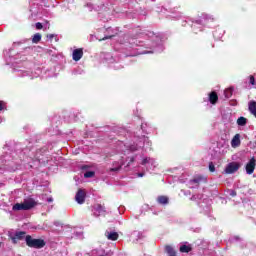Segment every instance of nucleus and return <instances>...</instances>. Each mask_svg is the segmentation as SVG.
Listing matches in <instances>:
<instances>
[{
  "label": "nucleus",
  "instance_id": "6ab92c4d",
  "mask_svg": "<svg viewBox=\"0 0 256 256\" xmlns=\"http://www.w3.org/2000/svg\"><path fill=\"white\" fill-rule=\"evenodd\" d=\"M95 210L98 211V213H105V206L101 205V204H96L95 206Z\"/></svg>",
  "mask_w": 256,
  "mask_h": 256
},
{
  "label": "nucleus",
  "instance_id": "aec40b11",
  "mask_svg": "<svg viewBox=\"0 0 256 256\" xmlns=\"http://www.w3.org/2000/svg\"><path fill=\"white\" fill-rule=\"evenodd\" d=\"M84 177H85V179H91V177H95V172H93V171H87V172L84 174Z\"/></svg>",
  "mask_w": 256,
  "mask_h": 256
},
{
  "label": "nucleus",
  "instance_id": "7ed1b4c3",
  "mask_svg": "<svg viewBox=\"0 0 256 256\" xmlns=\"http://www.w3.org/2000/svg\"><path fill=\"white\" fill-rule=\"evenodd\" d=\"M239 167L240 165L237 162L229 163L225 168V173L227 175H233V173H237V171H239Z\"/></svg>",
  "mask_w": 256,
  "mask_h": 256
},
{
  "label": "nucleus",
  "instance_id": "0eeeda50",
  "mask_svg": "<svg viewBox=\"0 0 256 256\" xmlns=\"http://www.w3.org/2000/svg\"><path fill=\"white\" fill-rule=\"evenodd\" d=\"M240 145H241V134H236L231 140V147H233V149H236V147H239Z\"/></svg>",
  "mask_w": 256,
  "mask_h": 256
},
{
  "label": "nucleus",
  "instance_id": "393cba45",
  "mask_svg": "<svg viewBox=\"0 0 256 256\" xmlns=\"http://www.w3.org/2000/svg\"><path fill=\"white\" fill-rule=\"evenodd\" d=\"M107 39H113V35L104 37L102 41H107Z\"/></svg>",
  "mask_w": 256,
  "mask_h": 256
},
{
  "label": "nucleus",
  "instance_id": "f3484780",
  "mask_svg": "<svg viewBox=\"0 0 256 256\" xmlns=\"http://www.w3.org/2000/svg\"><path fill=\"white\" fill-rule=\"evenodd\" d=\"M203 181V176H196L192 180H190V183H196V185H199Z\"/></svg>",
  "mask_w": 256,
  "mask_h": 256
},
{
  "label": "nucleus",
  "instance_id": "b1692460",
  "mask_svg": "<svg viewBox=\"0 0 256 256\" xmlns=\"http://www.w3.org/2000/svg\"><path fill=\"white\" fill-rule=\"evenodd\" d=\"M148 162H149V158H144L142 160V165H147Z\"/></svg>",
  "mask_w": 256,
  "mask_h": 256
},
{
  "label": "nucleus",
  "instance_id": "2eb2a0df",
  "mask_svg": "<svg viewBox=\"0 0 256 256\" xmlns=\"http://www.w3.org/2000/svg\"><path fill=\"white\" fill-rule=\"evenodd\" d=\"M165 250L166 253H168V256H177V252L171 246H166Z\"/></svg>",
  "mask_w": 256,
  "mask_h": 256
},
{
  "label": "nucleus",
  "instance_id": "5701e85b",
  "mask_svg": "<svg viewBox=\"0 0 256 256\" xmlns=\"http://www.w3.org/2000/svg\"><path fill=\"white\" fill-rule=\"evenodd\" d=\"M250 85H255V77L250 76Z\"/></svg>",
  "mask_w": 256,
  "mask_h": 256
},
{
  "label": "nucleus",
  "instance_id": "473e14b6",
  "mask_svg": "<svg viewBox=\"0 0 256 256\" xmlns=\"http://www.w3.org/2000/svg\"><path fill=\"white\" fill-rule=\"evenodd\" d=\"M131 151H137V148H131Z\"/></svg>",
  "mask_w": 256,
  "mask_h": 256
},
{
  "label": "nucleus",
  "instance_id": "4be33fe9",
  "mask_svg": "<svg viewBox=\"0 0 256 256\" xmlns=\"http://www.w3.org/2000/svg\"><path fill=\"white\" fill-rule=\"evenodd\" d=\"M36 29L38 30L43 29V24H41V22L36 23Z\"/></svg>",
  "mask_w": 256,
  "mask_h": 256
},
{
  "label": "nucleus",
  "instance_id": "a878e982",
  "mask_svg": "<svg viewBox=\"0 0 256 256\" xmlns=\"http://www.w3.org/2000/svg\"><path fill=\"white\" fill-rule=\"evenodd\" d=\"M131 163H135V158L134 157L130 158V162L128 163V165H131Z\"/></svg>",
  "mask_w": 256,
  "mask_h": 256
},
{
  "label": "nucleus",
  "instance_id": "1a4fd4ad",
  "mask_svg": "<svg viewBox=\"0 0 256 256\" xmlns=\"http://www.w3.org/2000/svg\"><path fill=\"white\" fill-rule=\"evenodd\" d=\"M26 233L23 231L16 232L15 235L11 238L13 243H17V241H21L25 239Z\"/></svg>",
  "mask_w": 256,
  "mask_h": 256
},
{
  "label": "nucleus",
  "instance_id": "ddd939ff",
  "mask_svg": "<svg viewBox=\"0 0 256 256\" xmlns=\"http://www.w3.org/2000/svg\"><path fill=\"white\" fill-rule=\"evenodd\" d=\"M157 201L160 205H167V203H169V198L167 196H159Z\"/></svg>",
  "mask_w": 256,
  "mask_h": 256
},
{
  "label": "nucleus",
  "instance_id": "9b49d317",
  "mask_svg": "<svg viewBox=\"0 0 256 256\" xmlns=\"http://www.w3.org/2000/svg\"><path fill=\"white\" fill-rule=\"evenodd\" d=\"M248 109L252 115L256 118V101L252 100L248 104Z\"/></svg>",
  "mask_w": 256,
  "mask_h": 256
},
{
  "label": "nucleus",
  "instance_id": "20e7f679",
  "mask_svg": "<svg viewBox=\"0 0 256 256\" xmlns=\"http://www.w3.org/2000/svg\"><path fill=\"white\" fill-rule=\"evenodd\" d=\"M87 197V192H85L84 189H78L76 196H75V201L79 205H83L85 203V198Z\"/></svg>",
  "mask_w": 256,
  "mask_h": 256
},
{
  "label": "nucleus",
  "instance_id": "f03ea898",
  "mask_svg": "<svg viewBox=\"0 0 256 256\" xmlns=\"http://www.w3.org/2000/svg\"><path fill=\"white\" fill-rule=\"evenodd\" d=\"M26 245L33 249H43L45 247L46 242L43 239H35L31 237V235L26 236Z\"/></svg>",
  "mask_w": 256,
  "mask_h": 256
},
{
  "label": "nucleus",
  "instance_id": "dca6fc26",
  "mask_svg": "<svg viewBox=\"0 0 256 256\" xmlns=\"http://www.w3.org/2000/svg\"><path fill=\"white\" fill-rule=\"evenodd\" d=\"M224 95H225L226 99H230V97H233V88H227L224 91Z\"/></svg>",
  "mask_w": 256,
  "mask_h": 256
},
{
  "label": "nucleus",
  "instance_id": "423d86ee",
  "mask_svg": "<svg viewBox=\"0 0 256 256\" xmlns=\"http://www.w3.org/2000/svg\"><path fill=\"white\" fill-rule=\"evenodd\" d=\"M82 58H83V49L82 48L75 49L72 53L73 61H81Z\"/></svg>",
  "mask_w": 256,
  "mask_h": 256
},
{
  "label": "nucleus",
  "instance_id": "a211bd4d",
  "mask_svg": "<svg viewBox=\"0 0 256 256\" xmlns=\"http://www.w3.org/2000/svg\"><path fill=\"white\" fill-rule=\"evenodd\" d=\"M40 41H41V34L40 33L34 34L32 38V43H39Z\"/></svg>",
  "mask_w": 256,
  "mask_h": 256
},
{
  "label": "nucleus",
  "instance_id": "6e6552de",
  "mask_svg": "<svg viewBox=\"0 0 256 256\" xmlns=\"http://www.w3.org/2000/svg\"><path fill=\"white\" fill-rule=\"evenodd\" d=\"M105 237L108 239V241H117V239H119V233L106 231Z\"/></svg>",
  "mask_w": 256,
  "mask_h": 256
},
{
  "label": "nucleus",
  "instance_id": "412c9836",
  "mask_svg": "<svg viewBox=\"0 0 256 256\" xmlns=\"http://www.w3.org/2000/svg\"><path fill=\"white\" fill-rule=\"evenodd\" d=\"M209 171L211 173H215V164H213V162L209 163Z\"/></svg>",
  "mask_w": 256,
  "mask_h": 256
},
{
  "label": "nucleus",
  "instance_id": "39448f33",
  "mask_svg": "<svg viewBox=\"0 0 256 256\" xmlns=\"http://www.w3.org/2000/svg\"><path fill=\"white\" fill-rule=\"evenodd\" d=\"M256 167V159L252 157L249 162L246 164V173L248 175H253Z\"/></svg>",
  "mask_w": 256,
  "mask_h": 256
},
{
  "label": "nucleus",
  "instance_id": "9d476101",
  "mask_svg": "<svg viewBox=\"0 0 256 256\" xmlns=\"http://www.w3.org/2000/svg\"><path fill=\"white\" fill-rule=\"evenodd\" d=\"M209 101L211 105H217V102L219 101V95H217V92L215 91L210 92Z\"/></svg>",
  "mask_w": 256,
  "mask_h": 256
},
{
  "label": "nucleus",
  "instance_id": "bb28decb",
  "mask_svg": "<svg viewBox=\"0 0 256 256\" xmlns=\"http://www.w3.org/2000/svg\"><path fill=\"white\" fill-rule=\"evenodd\" d=\"M54 37H55V35H53V34H48L47 35V38L50 39V40L53 39Z\"/></svg>",
  "mask_w": 256,
  "mask_h": 256
},
{
  "label": "nucleus",
  "instance_id": "f257e3e1",
  "mask_svg": "<svg viewBox=\"0 0 256 256\" xmlns=\"http://www.w3.org/2000/svg\"><path fill=\"white\" fill-rule=\"evenodd\" d=\"M37 202L35 199L30 198L24 200L22 203H16L12 209L13 211H30V209H33V207H36Z\"/></svg>",
  "mask_w": 256,
  "mask_h": 256
},
{
  "label": "nucleus",
  "instance_id": "4468645a",
  "mask_svg": "<svg viewBox=\"0 0 256 256\" xmlns=\"http://www.w3.org/2000/svg\"><path fill=\"white\" fill-rule=\"evenodd\" d=\"M237 125H239L240 127H245V125H247V118L241 116L237 119Z\"/></svg>",
  "mask_w": 256,
  "mask_h": 256
},
{
  "label": "nucleus",
  "instance_id": "2f4dec72",
  "mask_svg": "<svg viewBox=\"0 0 256 256\" xmlns=\"http://www.w3.org/2000/svg\"><path fill=\"white\" fill-rule=\"evenodd\" d=\"M89 166H82V169H88Z\"/></svg>",
  "mask_w": 256,
  "mask_h": 256
},
{
  "label": "nucleus",
  "instance_id": "cd10ccee",
  "mask_svg": "<svg viewBox=\"0 0 256 256\" xmlns=\"http://www.w3.org/2000/svg\"><path fill=\"white\" fill-rule=\"evenodd\" d=\"M119 169H121V166L120 167H116V168H111L110 171H119Z\"/></svg>",
  "mask_w": 256,
  "mask_h": 256
},
{
  "label": "nucleus",
  "instance_id": "7c9ffc66",
  "mask_svg": "<svg viewBox=\"0 0 256 256\" xmlns=\"http://www.w3.org/2000/svg\"><path fill=\"white\" fill-rule=\"evenodd\" d=\"M144 175V173H138V177H143Z\"/></svg>",
  "mask_w": 256,
  "mask_h": 256
},
{
  "label": "nucleus",
  "instance_id": "c85d7f7f",
  "mask_svg": "<svg viewBox=\"0 0 256 256\" xmlns=\"http://www.w3.org/2000/svg\"><path fill=\"white\" fill-rule=\"evenodd\" d=\"M0 111H3V102H0Z\"/></svg>",
  "mask_w": 256,
  "mask_h": 256
},
{
  "label": "nucleus",
  "instance_id": "f8f14e48",
  "mask_svg": "<svg viewBox=\"0 0 256 256\" xmlns=\"http://www.w3.org/2000/svg\"><path fill=\"white\" fill-rule=\"evenodd\" d=\"M190 251H193V248L190 245H182L180 246V253H190Z\"/></svg>",
  "mask_w": 256,
  "mask_h": 256
},
{
  "label": "nucleus",
  "instance_id": "c756f323",
  "mask_svg": "<svg viewBox=\"0 0 256 256\" xmlns=\"http://www.w3.org/2000/svg\"><path fill=\"white\" fill-rule=\"evenodd\" d=\"M47 201L48 203H53V198H48Z\"/></svg>",
  "mask_w": 256,
  "mask_h": 256
}]
</instances>
